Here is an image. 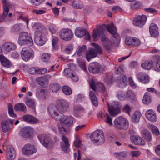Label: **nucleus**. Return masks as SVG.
<instances>
[{
	"instance_id": "4",
	"label": "nucleus",
	"mask_w": 160,
	"mask_h": 160,
	"mask_svg": "<svg viewBox=\"0 0 160 160\" xmlns=\"http://www.w3.org/2000/svg\"><path fill=\"white\" fill-rule=\"evenodd\" d=\"M44 32L36 31L35 32L34 42L38 45L42 46L44 45L47 41Z\"/></svg>"
},
{
	"instance_id": "11",
	"label": "nucleus",
	"mask_w": 160,
	"mask_h": 160,
	"mask_svg": "<svg viewBox=\"0 0 160 160\" xmlns=\"http://www.w3.org/2000/svg\"><path fill=\"white\" fill-rule=\"evenodd\" d=\"M57 106L61 112L65 113L69 109V102L65 99H59L57 101Z\"/></svg>"
},
{
	"instance_id": "54",
	"label": "nucleus",
	"mask_w": 160,
	"mask_h": 160,
	"mask_svg": "<svg viewBox=\"0 0 160 160\" xmlns=\"http://www.w3.org/2000/svg\"><path fill=\"white\" fill-rule=\"evenodd\" d=\"M26 103L27 105L30 108H34L35 107L34 102L30 98H28L26 100Z\"/></svg>"
},
{
	"instance_id": "3",
	"label": "nucleus",
	"mask_w": 160,
	"mask_h": 160,
	"mask_svg": "<svg viewBox=\"0 0 160 160\" xmlns=\"http://www.w3.org/2000/svg\"><path fill=\"white\" fill-rule=\"evenodd\" d=\"M114 124L115 127L120 130H127L129 127L128 121L122 116L117 117L114 120Z\"/></svg>"
},
{
	"instance_id": "33",
	"label": "nucleus",
	"mask_w": 160,
	"mask_h": 160,
	"mask_svg": "<svg viewBox=\"0 0 160 160\" xmlns=\"http://www.w3.org/2000/svg\"><path fill=\"white\" fill-rule=\"evenodd\" d=\"M1 125L2 130L4 132H8L11 129V128L8 125V121L7 120L2 121Z\"/></svg>"
},
{
	"instance_id": "9",
	"label": "nucleus",
	"mask_w": 160,
	"mask_h": 160,
	"mask_svg": "<svg viewBox=\"0 0 160 160\" xmlns=\"http://www.w3.org/2000/svg\"><path fill=\"white\" fill-rule=\"evenodd\" d=\"M107 30L113 35V43L118 44L120 41V37L118 33H116V28L113 23L108 24L106 27Z\"/></svg>"
},
{
	"instance_id": "50",
	"label": "nucleus",
	"mask_w": 160,
	"mask_h": 160,
	"mask_svg": "<svg viewBox=\"0 0 160 160\" xmlns=\"http://www.w3.org/2000/svg\"><path fill=\"white\" fill-rule=\"evenodd\" d=\"M74 72L70 68H66L64 69V72L65 75L70 77L72 76Z\"/></svg>"
},
{
	"instance_id": "34",
	"label": "nucleus",
	"mask_w": 160,
	"mask_h": 160,
	"mask_svg": "<svg viewBox=\"0 0 160 160\" xmlns=\"http://www.w3.org/2000/svg\"><path fill=\"white\" fill-rule=\"evenodd\" d=\"M142 136L146 140L150 141L152 140L151 134L150 132L147 130H143L142 132Z\"/></svg>"
},
{
	"instance_id": "37",
	"label": "nucleus",
	"mask_w": 160,
	"mask_h": 160,
	"mask_svg": "<svg viewBox=\"0 0 160 160\" xmlns=\"http://www.w3.org/2000/svg\"><path fill=\"white\" fill-rule=\"evenodd\" d=\"M14 109L16 111H20L25 112L26 111V106L22 103H19L16 105L14 106Z\"/></svg>"
},
{
	"instance_id": "31",
	"label": "nucleus",
	"mask_w": 160,
	"mask_h": 160,
	"mask_svg": "<svg viewBox=\"0 0 160 160\" xmlns=\"http://www.w3.org/2000/svg\"><path fill=\"white\" fill-rule=\"evenodd\" d=\"M148 129L150 130L152 133L156 135H158L160 134L159 129L158 128L152 124L149 123L147 124Z\"/></svg>"
},
{
	"instance_id": "24",
	"label": "nucleus",
	"mask_w": 160,
	"mask_h": 160,
	"mask_svg": "<svg viewBox=\"0 0 160 160\" xmlns=\"http://www.w3.org/2000/svg\"><path fill=\"white\" fill-rule=\"evenodd\" d=\"M16 48V46L13 43L8 42L4 43L3 45V49L6 52H9L12 50H14Z\"/></svg>"
},
{
	"instance_id": "27",
	"label": "nucleus",
	"mask_w": 160,
	"mask_h": 160,
	"mask_svg": "<svg viewBox=\"0 0 160 160\" xmlns=\"http://www.w3.org/2000/svg\"><path fill=\"white\" fill-rule=\"evenodd\" d=\"M97 116L98 117L100 118H102L103 117V116L106 117V119H105V121L109 125H112V119L111 117L109 116V115L107 112H105V114H102V112L101 111H99L97 113Z\"/></svg>"
},
{
	"instance_id": "51",
	"label": "nucleus",
	"mask_w": 160,
	"mask_h": 160,
	"mask_svg": "<svg viewBox=\"0 0 160 160\" xmlns=\"http://www.w3.org/2000/svg\"><path fill=\"white\" fill-rule=\"evenodd\" d=\"M46 78L43 77H40L37 78L36 82L40 85H43L46 81Z\"/></svg>"
},
{
	"instance_id": "22",
	"label": "nucleus",
	"mask_w": 160,
	"mask_h": 160,
	"mask_svg": "<svg viewBox=\"0 0 160 160\" xmlns=\"http://www.w3.org/2000/svg\"><path fill=\"white\" fill-rule=\"evenodd\" d=\"M117 83L119 87L123 88L127 84V79L126 77L124 75H122L118 77L117 81Z\"/></svg>"
},
{
	"instance_id": "7",
	"label": "nucleus",
	"mask_w": 160,
	"mask_h": 160,
	"mask_svg": "<svg viewBox=\"0 0 160 160\" xmlns=\"http://www.w3.org/2000/svg\"><path fill=\"white\" fill-rule=\"evenodd\" d=\"M38 137L41 143L46 148L50 149L54 147L53 142L46 135L44 134H39Z\"/></svg>"
},
{
	"instance_id": "20",
	"label": "nucleus",
	"mask_w": 160,
	"mask_h": 160,
	"mask_svg": "<svg viewBox=\"0 0 160 160\" xmlns=\"http://www.w3.org/2000/svg\"><path fill=\"white\" fill-rule=\"evenodd\" d=\"M73 118L72 116L62 115L60 117L59 120L60 122L63 123L68 127L73 123Z\"/></svg>"
},
{
	"instance_id": "17",
	"label": "nucleus",
	"mask_w": 160,
	"mask_h": 160,
	"mask_svg": "<svg viewBox=\"0 0 160 160\" xmlns=\"http://www.w3.org/2000/svg\"><path fill=\"white\" fill-rule=\"evenodd\" d=\"M62 140L63 142H60L61 148L65 153H68L70 150L69 148L70 144L68 139L67 137L63 135L62 137Z\"/></svg>"
},
{
	"instance_id": "47",
	"label": "nucleus",
	"mask_w": 160,
	"mask_h": 160,
	"mask_svg": "<svg viewBox=\"0 0 160 160\" xmlns=\"http://www.w3.org/2000/svg\"><path fill=\"white\" fill-rule=\"evenodd\" d=\"M133 25L139 27L140 24V16L137 15L134 17L133 22Z\"/></svg>"
},
{
	"instance_id": "62",
	"label": "nucleus",
	"mask_w": 160,
	"mask_h": 160,
	"mask_svg": "<svg viewBox=\"0 0 160 160\" xmlns=\"http://www.w3.org/2000/svg\"><path fill=\"white\" fill-rule=\"evenodd\" d=\"M147 17L144 15L141 16V28L144 25L147 20Z\"/></svg>"
},
{
	"instance_id": "21",
	"label": "nucleus",
	"mask_w": 160,
	"mask_h": 160,
	"mask_svg": "<svg viewBox=\"0 0 160 160\" xmlns=\"http://www.w3.org/2000/svg\"><path fill=\"white\" fill-rule=\"evenodd\" d=\"M146 116L148 119L152 122H156L157 118L156 113L152 109L147 110L145 113Z\"/></svg>"
},
{
	"instance_id": "30",
	"label": "nucleus",
	"mask_w": 160,
	"mask_h": 160,
	"mask_svg": "<svg viewBox=\"0 0 160 160\" xmlns=\"http://www.w3.org/2000/svg\"><path fill=\"white\" fill-rule=\"evenodd\" d=\"M0 60L2 66L9 68L11 66L10 61L3 55H0Z\"/></svg>"
},
{
	"instance_id": "16",
	"label": "nucleus",
	"mask_w": 160,
	"mask_h": 160,
	"mask_svg": "<svg viewBox=\"0 0 160 160\" xmlns=\"http://www.w3.org/2000/svg\"><path fill=\"white\" fill-rule=\"evenodd\" d=\"M52 118L56 120H58L60 118L61 111L56 106H53L48 109Z\"/></svg>"
},
{
	"instance_id": "6",
	"label": "nucleus",
	"mask_w": 160,
	"mask_h": 160,
	"mask_svg": "<svg viewBox=\"0 0 160 160\" xmlns=\"http://www.w3.org/2000/svg\"><path fill=\"white\" fill-rule=\"evenodd\" d=\"M38 137L41 143L46 148L50 149L54 147L53 142L46 135L44 134H39Z\"/></svg>"
},
{
	"instance_id": "60",
	"label": "nucleus",
	"mask_w": 160,
	"mask_h": 160,
	"mask_svg": "<svg viewBox=\"0 0 160 160\" xmlns=\"http://www.w3.org/2000/svg\"><path fill=\"white\" fill-rule=\"evenodd\" d=\"M18 17L19 19H22L24 21L26 22V24L28 25L29 21V19L28 17H24L22 12L18 13Z\"/></svg>"
},
{
	"instance_id": "57",
	"label": "nucleus",
	"mask_w": 160,
	"mask_h": 160,
	"mask_svg": "<svg viewBox=\"0 0 160 160\" xmlns=\"http://www.w3.org/2000/svg\"><path fill=\"white\" fill-rule=\"evenodd\" d=\"M45 0H31V2L32 4L35 6H38L43 2Z\"/></svg>"
},
{
	"instance_id": "52",
	"label": "nucleus",
	"mask_w": 160,
	"mask_h": 160,
	"mask_svg": "<svg viewBox=\"0 0 160 160\" xmlns=\"http://www.w3.org/2000/svg\"><path fill=\"white\" fill-rule=\"evenodd\" d=\"M8 111L9 114L10 116L14 117L16 116V114L13 112L12 107L10 103H9L8 105Z\"/></svg>"
},
{
	"instance_id": "48",
	"label": "nucleus",
	"mask_w": 160,
	"mask_h": 160,
	"mask_svg": "<svg viewBox=\"0 0 160 160\" xmlns=\"http://www.w3.org/2000/svg\"><path fill=\"white\" fill-rule=\"evenodd\" d=\"M113 77L111 76H106L104 79V80L107 83V85L109 86L112 82Z\"/></svg>"
},
{
	"instance_id": "32",
	"label": "nucleus",
	"mask_w": 160,
	"mask_h": 160,
	"mask_svg": "<svg viewBox=\"0 0 160 160\" xmlns=\"http://www.w3.org/2000/svg\"><path fill=\"white\" fill-rule=\"evenodd\" d=\"M23 132L22 136L24 138H27L29 137L30 134L33 131V128L30 127H28L23 128Z\"/></svg>"
},
{
	"instance_id": "38",
	"label": "nucleus",
	"mask_w": 160,
	"mask_h": 160,
	"mask_svg": "<svg viewBox=\"0 0 160 160\" xmlns=\"http://www.w3.org/2000/svg\"><path fill=\"white\" fill-rule=\"evenodd\" d=\"M140 118V112L139 111H135L132 116V120L134 122H139Z\"/></svg>"
},
{
	"instance_id": "44",
	"label": "nucleus",
	"mask_w": 160,
	"mask_h": 160,
	"mask_svg": "<svg viewBox=\"0 0 160 160\" xmlns=\"http://www.w3.org/2000/svg\"><path fill=\"white\" fill-rule=\"evenodd\" d=\"M50 54L49 53H45L41 55V60L44 62H48L50 59Z\"/></svg>"
},
{
	"instance_id": "19",
	"label": "nucleus",
	"mask_w": 160,
	"mask_h": 160,
	"mask_svg": "<svg viewBox=\"0 0 160 160\" xmlns=\"http://www.w3.org/2000/svg\"><path fill=\"white\" fill-rule=\"evenodd\" d=\"M158 27L157 25L154 23H151L149 26V31L152 37H156L159 34Z\"/></svg>"
},
{
	"instance_id": "64",
	"label": "nucleus",
	"mask_w": 160,
	"mask_h": 160,
	"mask_svg": "<svg viewBox=\"0 0 160 160\" xmlns=\"http://www.w3.org/2000/svg\"><path fill=\"white\" fill-rule=\"evenodd\" d=\"M28 72L31 74H38V68L32 67L29 69Z\"/></svg>"
},
{
	"instance_id": "53",
	"label": "nucleus",
	"mask_w": 160,
	"mask_h": 160,
	"mask_svg": "<svg viewBox=\"0 0 160 160\" xmlns=\"http://www.w3.org/2000/svg\"><path fill=\"white\" fill-rule=\"evenodd\" d=\"M86 49V46L83 45L82 47H79L78 50L77 51V54L78 56L82 55L85 52Z\"/></svg>"
},
{
	"instance_id": "26",
	"label": "nucleus",
	"mask_w": 160,
	"mask_h": 160,
	"mask_svg": "<svg viewBox=\"0 0 160 160\" xmlns=\"http://www.w3.org/2000/svg\"><path fill=\"white\" fill-rule=\"evenodd\" d=\"M6 157L8 160H13L16 157V154L14 148L9 147L8 148Z\"/></svg>"
},
{
	"instance_id": "55",
	"label": "nucleus",
	"mask_w": 160,
	"mask_h": 160,
	"mask_svg": "<svg viewBox=\"0 0 160 160\" xmlns=\"http://www.w3.org/2000/svg\"><path fill=\"white\" fill-rule=\"evenodd\" d=\"M140 6V2L138 1L135 2L134 3H132L130 5V8L132 10L139 8Z\"/></svg>"
},
{
	"instance_id": "63",
	"label": "nucleus",
	"mask_w": 160,
	"mask_h": 160,
	"mask_svg": "<svg viewBox=\"0 0 160 160\" xmlns=\"http://www.w3.org/2000/svg\"><path fill=\"white\" fill-rule=\"evenodd\" d=\"M9 6L6 5L3 6V12L2 15L4 16L5 18H6V17L8 15V14L9 11V9L8 8V7Z\"/></svg>"
},
{
	"instance_id": "28",
	"label": "nucleus",
	"mask_w": 160,
	"mask_h": 160,
	"mask_svg": "<svg viewBox=\"0 0 160 160\" xmlns=\"http://www.w3.org/2000/svg\"><path fill=\"white\" fill-rule=\"evenodd\" d=\"M68 126L62 122H60L58 125V128L60 131L63 134H66L68 133Z\"/></svg>"
},
{
	"instance_id": "15",
	"label": "nucleus",
	"mask_w": 160,
	"mask_h": 160,
	"mask_svg": "<svg viewBox=\"0 0 160 160\" xmlns=\"http://www.w3.org/2000/svg\"><path fill=\"white\" fill-rule=\"evenodd\" d=\"M36 151L35 147L29 144L26 145L22 149V153L28 156L35 153Z\"/></svg>"
},
{
	"instance_id": "13",
	"label": "nucleus",
	"mask_w": 160,
	"mask_h": 160,
	"mask_svg": "<svg viewBox=\"0 0 160 160\" xmlns=\"http://www.w3.org/2000/svg\"><path fill=\"white\" fill-rule=\"evenodd\" d=\"M72 32L68 28L62 29L59 33V36L62 40L65 41H69L72 38Z\"/></svg>"
},
{
	"instance_id": "40",
	"label": "nucleus",
	"mask_w": 160,
	"mask_h": 160,
	"mask_svg": "<svg viewBox=\"0 0 160 160\" xmlns=\"http://www.w3.org/2000/svg\"><path fill=\"white\" fill-rule=\"evenodd\" d=\"M50 88L53 92H56L60 89L59 85L57 83H52L50 86Z\"/></svg>"
},
{
	"instance_id": "18",
	"label": "nucleus",
	"mask_w": 160,
	"mask_h": 160,
	"mask_svg": "<svg viewBox=\"0 0 160 160\" xmlns=\"http://www.w3.org/2000/svg\"><path fill=\"white\" fill-rule=\"evenodd\" d=\"M101 68V66L98 63L94 62L90 64L88 67V70L91 72L97 73L100 72Z\"/></svg>"
},
{
	"instance_id": "35",
	"label": "nucleus",
	"mask_w": 160,
	"mask_h": 160,
	"mask_svg": "<svg viewBox=\"0 0 160 160\" xmlns=\"http://www.w3.org/2000/svg\"><path fill=\"white\" fill-rule=\"evenodd\" d=\"M72 6L75 9H82L84 7L83 2H79L77 1H74L72 3Z\"/></svg>"
},
{
	"instance_id": "61",
	"label": "nucleus",
	"mask_w": 160,
	"mask_h": 160,
	"mask_svg": "<svg viewBox=\"0 0 160 160\" xmlns=\"http://www.w3.org/2000/svg\"><path fill=\"white\" fill-rule=\"evenodd\" d=\"M58 39L57 38H54L52 40V44L54 49H57L58 48Z\"/></svg>"
},
{
	"instance_id": "43",
	"label": "nucleus",
	"mask_w": 160,
	"mask_h": 160,
	"mask_svg": "<svg viewBox=\"0 0 160 160\" xmlns=\"http://www.w3.org/2000/svg\"><path fill=\"white\" fill-rule=\"evenodd\" d=\"M132 142L136 145H139L140 143V138L139 136L137 135L132 136L130 137Z\"/></svg>"
},
{
	"instance_id": "58",
	"label": "nucleus",
	"mask_w": 160,
	"mask_h": 160,
	"mask_svg": "<svg viewBox=\"0 0 160 160\" xmlns=\"http://www.w3.org/2000/svg\"><path fill=\"white\" fill-rule=\"evenodd\" d=\"M83 110V108L80 106L77 105L74 107L73 112L75 114L77 115L81 111Z\"/></svg>"
},
{
	"instance_id": "46",
	"label": "nucleus",
	"mask_w": 160,
	"mask_h": 160,
	"mask_svg": "<svg viewBox=\"0 0 160 160\" xmlns=\"http://www.w3.org/2000/svg\"><path fill=\"white\" fill-rule=\"evenodd\" d=\"M142 102L145 104H148L151 101V98L148 93H145L144 97L143 99L142 100Z\"/></svg>"
},
{
	"instance_id": "2",
	"label": "nucleus",
	"mask_w": 160,
	"mask_h": 160,
	"mask_svg": "<svg viewBox=\"0 0 160 160\" xmlns=\"http://www.w3.org/2000/svg\"><path fill=\"white\" fill-rule=\"evenodd\" d=\"M18 43L20 45L27 44L29 46H32L33 42L32 38L28 36L27 32H22L19 34Z\"/></svg>"
},
{
	"instance_id": "10",
	"label": "nucleus",
	"mask_w": 160,
	"mask_h": 160,
	"mask_svg": "<svg viewBox=\"0 0 160 160\" xmlns=\"http://www.w3.org/2000/svg\"><path fill=\"white\" fill-rule=\"evenodd\" d=\"M22 59L25 61H28L34 57L33 50L29 48H23L21 52Z\"/></svg>"
},
{
	"instance_id": "25",
	"label": "nucleus",
	"mask_w": 160,
	"mask_h": 160,
	"mask_svg": "<svg viewBox=\"0 0 160 160\" xmlns=\"http://www.w3.org/2000/svg\"><path fill=\"white\" fill-rule=\"evenodd\" d=\"M101 40L103 42V47L106 49L109 50L112 48V43L108 38L105 37H102Z\"/></svg>"
},
{
	"instance_id": "36",
	"label": "nucleus",
	"mask_w": 160,
	"mask_h": 160,
	"mask_svg": "<svg viewBox=\"0 0 160 160\" xmlns=\"http://www.w3.org/2000/svg\"><path fill=\"white\" fill-rule=\"evenodd\" d=\"M153 62L152 60L146 61L142 63L141 66L142 68L147 70L150 69L152 67Z\"/></svg>"
},
{
	"instance_id": "1",
	"label": "nucleus",
	"mask_w": 160,
	"mask_h": 160,
	"mask_svg": "<svg viewBox=\"0 0 160 160\" xmlns=\"http://www.w3.org/2000/svg\"><path fill=\"white\" fill-rule=\"evenodd\" d=\"M92 44L94 47L96 51H95L92 48H90L87 51L86 54V57L87 60L88 61L91 59L96 57L98 53L101 54L102 52V49L98 45L94 43H92Z\"/></svg>"
},
{
	"instance_id": "49",
	"label": "nucleus",
	"mask_w": 160,
	"mask_h": 160,
	"mask_svg": "<svg viewBox=\"0 0 160 160\" xmlns=\"http://www.w3.org/2000/svg\"><path fill=\"white\" fill-rule=\"evenodd\" d=\"M149 81V76L146 74H142L141 77V81L143 83H147Z\"/></svg>"
},
{
	"instance_id": "45",
	"label": "nucleus",
	"mask_w": 160,
	"mask_h": 160,
	"mask_svg": "<svg viewBox=\"0 0 160 160\" xmlns=\"http://www.w3.org/2000/svg\"><path fill=\"white\" fill-rule=\"evenodd\" d=\"M154 58L156 59V65L155 67V70L157 71H160V57L156 56Z\"/></svg>"
},
{
	"instance_id": "42",
	"label": "nucleus",
	"mask_w": 160,
	"mask_h": 160,
	"mask_svg": "<svg viewBox=\"0 0 160 160\" xmlns=\"http://www.w3.org/2000/svg\"><path fill=\"white\" fill-rule=\"evenodd\" d=\"M42 25L41 24L38 23H35L32 25V28L34 29H39L37 31L40 30V31L45 32L46 31V29L44 27H43V28H42Z\"/></svg>"
},
{
	"instance_id": "14",
	"label": "nucleus",
	"mask_w": 160,
	"mask_h": 160,
	"mask_svg": "<svg viewBox=\"0 0 160 160\" xmlns=\"http://www.w3.org/2000/svg\"><path fill=\"white\" fill-rule=\"evenodd\" d=\"M89 84L91 88L94 91L96 90V88H99L102 92L104 93L106 91L104 86L101 82L96 81L94 79H92L89 81Z\"/></svg>"
},
{
	"instance_id": "8",
	"label": "nucleus",
	"mask_w": 160,
	"mask_h": 160,
	"mask_svg": "<svg viewBox=\"0 0 160 160\" xmlns=\"http://www.w3.org/2000/svg\"><path fill=\"white\" fill-rule=\"evenodd\" d=\"M92 141L94 143H97L102 144L104 142V137L103 134L102 132L99 131H94L90 136Z\"/></svg>"
},
{
	"instance_id": "23",
	"label": "nucleus",
	"mask_w": 160,
	"mask_h": 160,
	"mask_svg": "<svg viewBox=\"0 0 160 160\" xmlns=\"http://www.w3.org/2000/svg\"><path fill=\"white\" fill-rule=\"evenodd\" d=\"M23 120L31 124H36L38 122V120L34 116L29 114L26 115L23 117Z\"/></svg>"
},
{
	"instance_id": "12",
	"label": "nucleus",
	"mask_w": 160,
	"mask_h": 160,
	"mask_svg": "<svg viewBox=\"0 0 160 160\" xmlns=\"http://www.w3.org/2000/svg\"><path fill=\"white\" fill-rule=\"evenodd\" d=\"M106 28V26L104 24L97 26V29L93 30V33L92 36L94 41L98 40L99 38L103 37Z\"/></svg>"
},
{
	"instance_id": "29",
	"label": "nucleus",
	"mask_w": 160,
	"mask_h": 160,
	"mask_svg": "<svg viewBox=\"0 0 160 160\" xmlns=\"http://www.w3.org/2000/svg\"><path fill=\"white\" fill-rule=\"evenodd\" d=\"M75 34L77 37L81 38L85 35L86 31L83 28L78 27L75 30Z\"/></svg>"
},
{
	"instance_id": "5",
	"label": "nucleus",
	"mask_w": 160,
	"mask_h": 160,
	"mask_svg": "<svg viewBox=\"0 0 160 160\" xmlns=\"http://www.w3.org/2000/svg\"><path fill=\"white\" fill-rule=\"evenodd\" d=\"M108 108L110 115L114 116L118 114L120 112L121 106L118 102H112L111 104L108 103Z\"/></svg>"
},
{
	"instance_id": "59",
	"label": "nucleus",
	"mask_w": 160,
	"mask_h": 160,
	"mask_svg": "<svg viewBox=\"0 0 160 160\" xmlns=\"http://www.w3.org/2000/svg\"><path fill=\"white\" fill-rule=\"evenodd\" d=\"M118 99L121 101H123L125 98V94L122 92L119 91L117 92Z\"/></svg>"
},
{
	"instance_id": "56",
	"label": "nucleus",
	"mask_w": 160,
	"mask_h": 160,
	"mask_svg": "<svg viewBox=\"0 0 160 160\" xmlns=\"http://www.w3.org/2000/svg\"><path fill=\"white\" fill-rule=\"evenodd\" d=\"M127 154L125 152H122L118 153L117 155V158L120 160H122L124 158H126Z\"/></svg>"
},
{
	"instance_id": "39",
	"label": "nucleus",
	"mask_w": 160,
	"mask_h": 160,
	"mask_svg": "<svg viewBox=\"0 0 160 160\" xmlns=\"http://www.w3.org/2000/svg\"><path fill=\"white\" fill-rule=\"evenodd\" d=\"M89 96L93 105L95 106H97L98 105L97 99L96 96L93 91H90Z\"/></svg>"
},
{
	"instance_id": "41",
	"label": "nucleus",
	"mask_w": 160,
	"mask_h": 160,
	"mask_svg": "<svg viewBox=\"0 0 160 160\" xmlns=\"http://www.w3.org/2000/svg\"><path fill=\"white\" fill-rule=\"evenodd\" d=\"M62 90L64 93L66 95H69L72 93L71 88L67 86H64L62 88Z\"/></svg>"
}]
</instances>
